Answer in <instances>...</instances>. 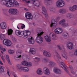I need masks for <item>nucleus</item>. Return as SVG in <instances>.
I'll list each match as a JSON object with an SVG mask.
<instances>
[{
    "instance_id": "obj_64",
    "label": "nucleus",
    "mask_w": 77,
    "mask_h": 77,
    "mask_svg": "<svg viewBox=\"0 0 77 77\" xmlns=\"http://www.w3.org/2000/svg\"><path fill=\"white\" fill-rule=\"evenodd\" d=\"M39 31H40V32H41L42 31V29H41L40 30H39Z\"/></svg>"
},
{
    "instance_id": "obj_53",
    "label": "nucleus",
    "mask_w": 77,
    "mask_h": 77,
    "mask_svg": "<svg viewBox=\"0 0 77 77\" xmlns=\"http://www.w3.org/2000/svg\"><path fill=\"white\" fill-rule=\"evenodd\" d=\"M57 20H60V17H57L56 18Z\"/></svg>"
},
{
    "instance_id": "obj_23",
    "label": "nucleus",
    "mask_w": 77,
    "mask_h": 77,
    "mask_svg": "<svg viewBox=\"0 0 77 77\" xmlns=\"http://www.w3.org/2000/svg\"><path fill=\"white\" fill-rule=\"evenodd\" d=\"M43 55L48 57H50L51 56V54L48 52H47L46 51H44L43 52Z\"/></svg>"
},
{
    "instance_id": "obj_18",
    "label": "nucleus",
    "mask_w": 77,
    "mask_h": 77,
    "mask_svg": "<svg viewBox=\"0 0 77 77\" xmlns=\"http://www.w3.org/2000/svg\"><path fill=\"white\" fill-rule=\"evenodd\" d=\"M28 42L29 44H33L35 43V39L32 36H30L28 38Z\"/></svg>"
},
{
    "instance_id": "obj_57",
    "label": "nucleus",
    "mask_w": 77,
    "mask_h": 77,
    "mask_svg": "<svg viewBox=\"0 0 77 77\" xmlns=\"http://www.w3.org/2000/svg\"><path fill=\"white\" fill-rule=\"evenodd\" d=\"M20 50H17L16 51V54H18L19 53Z\"/></svg>"
},
{
    "instance_id": "obj_13",
    "label": "nucleus",
    "mask_w": 77,
    "mask_h": 77,
    "mask_svg": "<svg viewBox=\"0 0 77 77\" xmlns=\"http://www.w3.org/2000/svg\"><path fill=\"white\" fill-rule=\"evenodd\" d=\"M54 32L56 34H61L63 32V30L61 28H57L54 30Z\"/></svg>"
},
{
    "instance_id": "obj_55",
    "label": "nucleus",
    "mask_w": 77,
    "mask_h": 77,
    "mask_svg": "<svg viewBox=\"0 0 77 77\" xmlns=\"http://www.w3.org/2000/svg\"><path fill=\"white\" fill-rule=\"evenodd\" d=\"M8 62V63L10 64V65H12V64L11 63V61H10V60H7Z\"/></svg>"
},
{
    "instance_id": "obj_59",
    "label": "nucleus",
    "mask_w": 77,
    "mask_h": 77,
    "mask_svg": "<svg viewBox=\"0 0 77 77\" xmlns=\"http://www.w3.org/2000/svg\"><path fill=\"white\" fill-rule=\"evenodd\" d=\"M23 51H20V50H19V53L20 54H21V53H22Z\"/></svg>"
},
{
    "instance_id": "obj_3",
    "label": "nucleus",
    "mask_w": 77,
    "mask_h": 77,
    "mask_svg": "<svg viewBox=\"0 0 77 77\" xmlns=\"http://www.w3.org/2000/svg\"><path fill=\"white\" fill-rule=\"evenodd\" d=\"M17 69L19 72L24 71V72H28L29 71V68L27 67H24L21 66V64H17Z\"/></svg>"
},
{
    "instance_id": "obj_28",
    "label": "nucleus",
    "mask_w": 77,
    "mask_h": 77,
    "mask_svg": "<svg viewBox=\"0 0 77 77\" xmlns=\"http://www.w3.org/2000/svg\"><path fill=\"white\" fill-rule=\"evenodd\" d=\"M59 12L60 14H64L66 12V9L64 8L60 9L59 10Z\"/></svg>"
},
{
    "instance_id": "obj_4",
    "label": "nucleus",
    "mask_w": 77,
    "mask_h": 77,
    "mask_svg": "<svg viewBox=\"0 0 77 77\" xmlns=\"http://www.w3.org/2000/svg\"><path fill=\"white\" fill-rule=\"evenodd\" d=\"M43 33H44V32H41L38 33V34H37V36L36 37L35 41L38 44H42L43 42V38H42V37L41 36V35H42Z\"/></svg>"
},
{
    "instance_id": "obj_56",
    "label": "nucleus",
    "mask_w": 77,
    "mask_h": 77,
    "mask_svg": "<svg viewBox=\"0 0 77 77\" xmlns=\"http://www.w3.org/2000/svg\"><path fill=\"white\" fill-rule=\"evenodd\" d=\"M0 64L1 65H4L3 63L1 60H0Z\"/></svg>"
},
{
    "instance_id": "obj_21",
    "label": "nucleus",
    "mask_w": 77,
    "mask_h": 77,
    "mask_svg": "<svg viewBox=\"0 0 77 77\" xmlns=\"http://www.w3.org/2000/svg\"><path fill=\"white\" fill-rule=\"evenodd\" d=\"M22 31H23L16 30L15 31V33L16 35H17V36H18L21 37L23 35Z\"/></svg>"
},
{
    "instance_id": "obj_9",
    "label": "nucleus",
    "mask_w": 77,
    "mask_h": 77,
    "mask_svg": "<svg viewBox=\"0 0 77 77\" xmlns=\"http://www.w3.org/2000/svg\"><path fill=\"white\" fill-rule=\"evenodd\" d=\"M8 12L14 15H18L19 14L18 10L16 8H10Z\"/></svg>"
},
{
    "instance_id": "obj_39",
    "label": "nucleus",
    "mask_w": 77,
    "mask_h": 77,
    "mask_svg": "<svg viewBox=\"0 0 77 77\" xmlns=\"http://www.w3.org/2000/svg\"><path fill=\"white\" fill-rule=\"evenodd\" d=\"M66 17L69 18H72V14L68 13L66 15Z\"/></svg>"
},
{
    "instance_id": "obj_7",
    "label": "nucleus",
    "mask_w": 77,
    "mask_h": 77,
    "mask_svg": "<svg viewBox=\"0 0 77 77\" xmlns=\"http://www.w3.org/2000/svg\"><path fill=\"white\" fill-rule=\"evenodd\" d=\"M56 5L57 8H62L65 5V2L63 0H58L56 2Z\"/></svg>"
},
{
    "instance_id": "obj_8",
    "label": "nucleus",
    "mask_w": 77,
    "mask_h": 77,
    "mask_svg": "<svg viewBox=\"0 0 77 77\" xmlns=\"http://www.w3.org/2000/svg\"><path fill=\"white\" fill-rule=\"evenodd\" d=\"M3 44L4 45L7 47H10L12 45V42L11 40L7 39H5L3 40Z\"/></svg>"
},
{
    "instance_id": "obj_29",
    "label": "nucleus",
    "mask_w": 77,
    "mask_h": 77,
    "mask_svg": "<svg viewBox=\"0 0 77 77\" xmlns=\"http://www.w3.org/2000/svg\"><path fill=\"white\" fill-rule=\"evenodd\" d=\"M29 53H31L34 54L36 53V50L34 48H31L29 51Z\"/></svg>"
},
{
    "instance_id": "obj_5",
    "label": "nucleus",
    "mask_w": 77,
    "mask_h": 77,
    "mask_svg": "<svg viewBox=\"0 0 77 77\" xmlns=\"http://www.w3.org/2000/svg\"><path fill=\"white\" fill-rule=\"evenodd\" d=\"M36 0V1H35V0H30L28 1L22 0L24 3H33L35 6L39 7V6L41 5V4L38 2V0Z\"/></svg>"
},
{
    "instance_id": "obj_15",
    "label": "nucleus",
    "mask_w": 77,
    "mask_h": 77,
    "mask_svg": "<svg viewBox=\"0 0 77 77\" xmlns=\"http://www.w3.org/2000/svg\"><path fill=\"white\" fill-rule=\"evenodd\" d=\"M49 36L50 38H51L52 40H57V36L53 32L50 33L49 35Z\"/></svg>"
},
{
    "instance_id": "obj_19",
    "label": "nucleus",
    "mask_w": 77,
    "mask_h": 77,
    "mask_svg": "<svg viewBox=\"0 0 77 77\" xmlns=\"http://www.w3.org/2000/svg\"><path fill=\"white\" fill-rule=\"evenodd\" d=\"M25 17L27 19L31 20L33 18V16L29 13L27 12L25 14Z\"/></svg>"
},
{
    "instance_id": "obj_40",
    "label": "nucleus",
    "mask_w": 77,
    "mask_h": 77,
    "mask_svg": "<svg viewBox=\"0 0 77 77\" xmlns=\"http://www.w3.org/2000/svg\"><path fill=\"white\" fill-rule=\"evenodd\" d=\"M62 26L64 27H66L69 26V24H68V23H65V22H64Z\"/></svg>"
},
{
    "instance_id": "obj_60",
    "label": "nucleus",
    "mask_w": 77,
    "mask_h": 77,
    "mask_svg": "<svg viewBox=\"0 0 77 77\" xmlns=\"http://www.w3.org/2000/svg\"><path fill=\"white\" fill-rule=\"evenodd\" d=\"M23 77H27V75H23Z\"/></svg>"
},
{
    "instance_id": "obj_38",
    "label": "nucleus",
    "mask_w": 77,
    "mask_h": 77,
    "mask_svg": "<svg viewBox=\"0 0 77 77\" xmlns=\"http://www.w3.org/2000/svg\"><path fill=\"white\" fill-rule=\"evenodd\" d=\"M0 56L1 57V59H2V60L5 63L6 62V60H5V59L3 57V55L1 54V53H0Z\"/></svg>"
},
{
    "instance_id": "obj_36",
    "label": "nucleus",
    "mask_w": 77,
    "mask_h": 77,
    "mask_svg": "<svg viewBox=\"0 0 77 77\" xmlns=\"http://www.w3.org/2000/svg\"><path fill=\"white\" fill-rule=\"evenodd\" d=\"M5 38V34H2L0 35V38L1 39H3Z\"/></svg>"
},
{
    "instance_id": "obj_47",
    "label": "nucleus",
    "mask_w": 77,
    "mask_h": 77,
    "mask_svg": "<svg viewBox=\"0 0 77 77\" xmlns=\"http://www.w3.org/2000/svg\"><path fill=\"white\" fill-rule=\"evenodd\" d=\"M21 24H19L17 26V28L18 29H21Z\"/></svg>"
},
{
    "instance_id": "obj_51",
    "label": "nucleus",
    "mask_w": 77,
    "mask_h": 77,
    "mask_svg": "<svg viewBox=\"0 0 77 77\" xmlns=\"http://www.w3.org/2000/svg\"><path fill=\"white\" fill-rule=\"evenodd\" d=\"M13 75L14 76V77H18L17 76V75L16 74H15V73H13Z\"/></svg>"
},
{
    "instance_id": "obj_50",
    "label": "nucleus",
    "mask_w": 77,
    "mask_h": 77,
    "mask_svg": "<svg viewBox=\"0 0 77 77\" xmlns=\"http://www.w3.org/2000/svg\"><path fill=\"white\" fill-rule=\"evenodd\" d=\"M12 39L13 40V42H15L16 41H17V39L16 38H15L13 37L12 38Z\"/></svg>"
},
{
    "instance_id": "obj_17",
    "label": "nucleus",
    "mask_w": 77,
    "mask_h": 77,
    "mask_svg": "<svg viewBox=\"0 0 77 77\" xmlns=\"http://www.w3.org/2000/svg\"><path fill=\"white\" fill-rule=\"evenodd\" d=\"M42 13L44 15L46 18H48V17H49L48 15V14H47V10H46V9L45 8L44 6H43L42 7Z\"/></svg>"
},
{
    "instance_id": "obj_35",
    "label": "nucleus",
    "mask_w": 77,
    "mask_h": 77,
    "mask_svg": "<svg viewBox=\"0 0 77 77\" xmlns=\"http://www.w3.org/2000/svg\"><path fill=\"white\" fill-rule=\"evenodd\" d=\"M5 71V67L3 66H0V72H3Z\"/></svg>"
},
{
    "instance_id": "obj_37",
    "label": "nucleus",
    "mask_w": 77,
    "mask_h": 77,
    "mask_svg": "<svg viewBox=\"0 0 77 77\" xmlns=\"http://www.w3.org/2000/svg\"><path fill=\"white\" fill-rule=\"evenodd\" d=\"M51 0H44V3L46 5H47V6H48V5H50L49 3L48 2H47V1H51Z\"/></svg>"
},
{
    "instance_id": "obj_11",
    "label": "nucleus",
    "mask_w": 77,
    "mask_h": 77,
    "mask_svg": "<svg viewBox=\"0 0 77 77\" xmlns=\"http://www.w3.org/2000/svg\"><path fill=\"white\" fill-rule=\"evenodd\" d=\"M21 64L23 66H25L30 67L32 66V63L30 62H27L26 61H23L21 62Z\"/></svg>"
},
{
    "instance_id": "obj_24",
    "label": "nucleus",
    "mask_w": 77,
    "mask_h": 77,
    "mask_svg": "<svg viewBox=\"0 0 77 77\" xmlns=\"http://www.w3.org/2000/svg\"><path fill=\"white\" fill-rule=\"evenodd\" d=\"M36 72L38 75H42L43 74L42 70L41 68H39L37 69L36 70Z\"/></svg>"
},
{
    "instance_id": "obj_43",
    "label": "nucleus",
    "mask_w": 77,
    "mask_h": 77,
    "mask_svg": "<svg viewBox=\"0 0 77 77\" xmlns=\"http://www.w3.org/2000/svg\"><path fill=\"white\" fill-rule=\"evenodd\" d=\"M49 60L47 59L46 58H44L42 59V60H44V61H45V63H48Z\"/></svg>"
},
{
    "instance_id": "obj_34",
    "label": "nucleus",
    "mask_w": 77,
    "mask_h": 77,
    "mask_svg": "<svg viewBox=\"0 0 77 77\" xmlns=\"http://www.w3.org/2000/svg\"><path fill=\"white\" fill-rule=\"evenodd\" d=\"M13 32V30L11 29H8L7 32L8 35H12Z\"/></svg>"
},
{
    "instance_id": "obj_33",
    "label": "nucleus",
    "mask_w": 77,
    "mask_h": 77,
    "mask_svg": "<svg viewBox=\"0 0 77 77\" xmlns=\"http://www.w3.org/2000/svg\"><path fill=\"white\" fill-rule=\"evenodd\" d=\"M8 52L9 54H14L15 52V50L13 49H9L8 50Z\"/></svg>"
},
{
    "instance_id": "obj_45",
    "label": "nucleus",
    "mask_w": 77,
    "mask_h": 77,
    "mask_svg": "<svg viewBox=\"0 0 77 77\" xmlns=\"http://www.w3.org/2000/svg\"><path fill=\"white\" fill-rule=\"evenodd\" d=\"M73 8L74 10H77V5H73Z\"/></svg>"
},
{
    "instance_id": "obj_44",
    "label": "nucleus",
    "mask_w": 77,
    "mask_h": 77,
    "mask_svg": "<svg viewBox=\"0 0 77 77\" xmlns=\"http://www.w3.org/2000/svg\"><path fill=\"white\" fill-rule=\"evenodd\" d=\"M4 57H5V59H6V60H9V56L8 55H6V56H4Z\"/></svg>"
},
{
    "instance_id": "obj_48",
    "label": "nucleus",
    "mask_w": 77,
    "mask_h": 77,
    "mask_svg": "<svg viewBox=\"0 0 77 77\" xmlns=\"http://www.w3.org/2000/svg\"><path fill=\"white\" fill-rule=\"evenodd\" d=\"M74 54L75 56H77V48L75 49L74 52Z\"/></svg>"
},
{
    "instance_id": "obj_58",
    "label": "nucleus",
    "mask_w": 77,
    "mask_h": 77,
    "mask_svg": "<svg viewBox=\"0 0 77 77\" xmlns=\"http://www.w3.org/2000/svg\"><path fill=\"white\" fill-rule=\"evenodd\" d=\"M2 33H5V30L3 29L2 30Z\"/></svg>"
},
{
    "instance_id": "obj_10",
    "label": "nucleus",
    "mask_w": 77,
    "mask_h": 77,
    "mask_svg": "<svg viewBox=\"0 0 77 77\" xmlns=\"http://www.w3.org/2000/svg\"><path fill=\"white\" fill-rule=\"evenodd\" d=\"M23 34L22 35V36L23 35V38L26 39L27 38L28 36H29L30 35V31L29 30H26L25 31H22Z\"/></svg>"
},
{
    "instance_id": "obj_32",
    "label": "nucleus",
    "mask_w": 77,
    "mask_h": 77,
    "mask_svg": "<svg viewBox=\"0 0 77 77\" xmlns=\"http://www.w3.org/2000/svg\"><path fill=\"white\" fill-rule=\"evenodd\" d=\"M64 23H65V20L64 19H63L59 21L58 24H59V25H61V26H62Z\"/></svg>"
},
{
    "instance_id": "obj_6",
    "label": "nucleus",
    "mask_w": 77,
    "mask_h": 77,
    "mask_svg": "<svg viewBox=\"0 0 77 77\" xmlns=\"http://www.w3.org/2000/svg\"><path fill=\"white\" fill-rule=\"evenodd\" d=\"M22 57L23 60H24L26 61H29V59L28 58V56L26 55H23L21 56V55H16L14 57V59L16 60H19L18 58H21Z\"/></svg>"
},
{
    "instance_id": "obj_30",
    "label": "nucleus",
    "mask_w": 77,
    "mask_h": 77,
    "mask_svg": "<svg viewBox=\"0 0 77 77\" xmlns=\"http://www.w3.org/2000/svg\"><path fill=\"white\" fill-rule=\"evenodd\" d=\"M45 39L46 41L47 42H50L51 41V39L50 38V37L48 35H46L45 36Z\"/></svg>"
},
{
    "instance_id": "obj_16",
    "label": "nucleus",
    "mask_w": 77,
    "mask_h": 77,
    "mask_svg": "<svg viewBox=\"0 0 77 77\" xmlns=\"http://www.w3.org/2000/svg\"><path fill=\"white\" fill-rule=\"evenodd\" d=\"M43 72L44 74L46 75H48L50 74V70L47 67H45L43 69Z\"/></svg>"
},
{
    "instance_id": "obj_26",
    "label": "nucleus",
    "mask_w": 77,
    "mask_h": 77,
    "mask_svg": "<svg viewBox=\"0 0 77 77\" xmlns=\"http://www.w3.org/2000/svg\"><path fill=\"white\" fill-rule=\"evenodd\" d=\"M0 27L1 29H6L7 26L6 24L5 23H2L0 24Z\"/></svg>"
},
{
    "instance_id": "obj_49",
    "label": "nucleus",
    "mask_w": 77,
    "mask_h": 77,
    "mask_svg": "<svg viewBox=\"0 0 77 77\" xmlns=\"http://www.w3.org/2000/svg\"><path fill=\"white\" fill-rule=\"evenodd\" d=\"M21 29H24V28H25V25L24 24H22L21 25Z\"/></svg>"
},
{
    "instance_id": "obj_63",
    "label": "nucleus",
    "mask_w": 77,
    "mask_h": 77,
    "mask_svg": "<svg viewBox=\"0 0 77 77\" xmlns=\"http://www.w3.org/2000/svg\"><path fill=\"white\" fill-rule=\"evenodd\" d=\"M32 24L33 26H35V23H33Z\"/></svg>"
},
{
    "instance_id": "obj_46",
    "label": "nucleus",
    "mask_w": 77,
    "mask_h": 77,
    "mask_svg": "<svg viewBox=\"0 0 77 77\" xmlns=\"http://www.w3.org/2000/svg\"><path fill=\"white\" fill-rule=\"evenodd\" d=\"M35 60H37V62H39V61L40 60V58H39L38 57H35Z\"/></svg>"
},
{
    "instance_id": "obj_12",
    "label": "nucleus",
    "mask_w": 77,
    "mask_h": 77,
    "mask_svg": "<svg viewBox=\"0 0 77 77\" xmlns=\"http://www.w3.org/2000/svg\"><path fill=\"white\" fill-rule=\"evenodd\" d=\"M57 26V21L55 19H53L51 20V27H55Z\"/></svg>"
},
{
    "instance_id": "obj_41",
    "label": "nucleus",
    "mask_w": 77,
    "mask_h": 77,
    "mask_svg": "<svg viewBox=\"0 0 77 77\" xmlns=\"http://www.w3.org/2000/svg\"><path fill=\"white\" fill-rule=\"evenodd\" d=\"M0 50H2L3 52H5L6 51V49L5 48H3L2 46L0 47Z\"/></svg>"
},
{
    "instance_id": "obj_61",
    "label": "nucleus",
    "mask_w": 77,
    "mask_h": 77,
    "mask_svg": "<svg viewBox=\"0 0 77 77\" xmlns=\"http://www.w3.org/2000/svg\"><path fill=\"white\" fill-rule=\"evenodd\" d=\"M1 52L2 54H3L4 53V52H3V51H1Z\"/></svg>"
},
{
    "instance_id": "obj_20",
    "label": "nucleus",
    "mask_w": 77,
    "mask_h": 77,
    "mask_svg": "<svg viewBox=\"0 0 77 77\" xmlns=\"http://www.w3.org/2000/svg\"><path fill=\"white\" fill-rule=\"evenodd\" d=\"M66 46L67 48L70 50L73 49L74 48V45H73V44H72V43L71 42L67 43L66 44Z\"/></svg>"
},
{
    "instance_id": "obj_54",
    "label": "nucleus",
    "mask_w": 77,
    "mask_h": 77,
    "mask_svg": "<svg viewBox=\"0 0 77 77\" xmlns=\"http://www.w3.org/2000/svg\"><path fill=\"white\" fill-rule=\"evenodd\" d=\"M57 47H58V48H59V50H62V49L60 48V46L59 45H57Z\"/></svg>"
},
{
    "instance_id": "obj_52",
    "label": "nucleus",
    "mask_w": 77,
    "mask_h": 77,
    "mask_svg": "<svg viewBox=\"0 0 77 77\" xmlns=\"http://www.w3.org/2000/svg\"><path fill=\"white\" fill-rule=\"evenodd\" d=\"M7 73L9 77H11V75H10V74H9V71L7 70Z\"/></svg>"
},
{
    "instance_id": "obj_2",
    "label": "nucleus",
    "mask_w": 77,
    "mask_h": 77,
    "mask_svg": "<svg viewBox=\"0 0 77 77\" xmlns=\"http://www.w3.org/2000/svg\"><path fill=\"white\" fill-rule=\"evenodd\" d=\"M56 57H57L59 60V61H57V63H58L59 65L66 72H68V70L66 68V65L65 63L63 62H60V61H61L62 60H61L60 55H59V54H58L57 52L56 53Z\"/></svg>"
},
{
    "instance_id": "obj_27",
    "label": "nucleus",
    "mask_w": 77,
    "mask_h": 77,
    "mask_svg": "<svg viewBox=\"0 0 77 77\" xmlns=\"http://www.w3.org/2000/svg\"><path fill=\"white\" fill-rule=\"evenodd\" d=\"M47 63H49V65H51V67H53L56 65V63L52 61H49L48 60Z\"/></svg>"
},
{
    "instance_id": "obj_1",
    "label": "nucleus",
    "mask_w": 77,
    "mask_h": 77,
    "mask_svg": "<svg viewBox=\"0 0 77 77\" xmlns=\"http://www.w3.org/2000/svg\"><path fill=\"white\" fill-rule=\"evenodd\" d=\"M2 4L8 8H12L15 5L18 6L19 5V3L14 0H3Z\"/></svg>"
},
{
    "instance_id": "obj_14",
    "label": "nucleus",
    "mask_w": 77,
    "mask_h": 77,
    "mask_svg": "<svg viewBox=\"0 0 77 77\" xmlns=\"http://www.w3.org/2000/svg\"><path fill=\"white\" fill-rule=\"evenodd\" d=\"M53 71L55 74H60L62 73V71L57 67H54V68Z\"/></svg>"
},
{
    "instance_id": "obj_25",
    "label": "nucleus",
    "mask_w": 77,
    "mask_h": 77,
    "mask_svg": "<svg viewBox=\"0 0 77 77\" xmlns=\"http://www.w3.org/2000/svg\"><path fill=\"white\" fill-rule=\"evenodd\" d=\"M62 36L64 39H67L69 36L68 33L66 32H64L63 33Z\"/></svg>"
},
{
    "instance_id": "obj_42",
    "label": "nucleus",
    "mask_w": 77,
    "mask_h": 77,
    "mask_svg": "<svg viewBox=\"0 0 77 77\" xmlns=\"http://www.w3.org/2000/svg\"><path fill=\"white\" fill-rule=\"evenodd\" d=\"M69 10L72 12H74L75 10L73 8V6L72 7H69Z\"/></svg>"
},
{
    "instance_id": "obj_22",
    "label": "nucleus",
    "mask_w": 77,
    "mask_h": 77,
    "mask_svg": "<svg viewBox=\"0 0 77 77\" xmlns=\"http://www.w3.org/2000/svg\"><path fill=\"white\" fill-rule=\"evenodd\" d=\"M69 67L70 68V71L72 74H75L76 72L75 69H74L71 66H69Z\"/></svg>"
},
{
    "instance_id": "obj_62",
    "label": "nucleus",
    "mask_w": 77,
    "mask_h": 77,
    "mask_svg": "<svg viewBox=\"0 0 77 77\" xmlns=\"http://www.w3.org/2000/svg\"><path fill=\"white\" fill-rule=\"evenodd\" d=\"M3 0H0V1H1V4H2V2H3Z\"/></svg>"
},
{
    "instance_id": "obj_31",
    "label": "nucleus",
    "mask_w": 77,
    "mask_h": 77,
    "mask_svg": "<svg viewBox=\"0 0 77 77\" xmlns=\"http://www.w3.org/2000/svg\"><path fill=\"white\" fill-rule=\"evenodd\" d=\"M61 56L65 59H66L68 57V55H67L65 51L62 52Z\"/></svg>"
}]
</instances>
